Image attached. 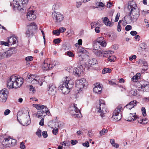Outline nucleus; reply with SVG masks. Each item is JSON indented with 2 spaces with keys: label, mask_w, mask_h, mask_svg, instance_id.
I'll return each instance as SVG.
<instances>
[{
  "label": "nucleus",
  "mask_w": 149,
  "mask_h": 149,
  "mask_svg": "<svg viewBox=\"0 0 149 149\" xmlns=\"http://www.w3.org/2000/svg\"><path fill=\"white\" fill-rule=\"evenodd\" d=\"M142 64L145 68L144 69H147L148 68L147 63L145 61H143L142 62Z\"/></svg>",
  "instance_id": "nucleus-56"
},
{
  "label": "nucleus",
  "mask_w": 149,
  "mask_h": 149,
  "mask_svg": "<svg viewBox=\"0 0 149 149\" xmlns=\"http://www.w3.org/2000/svg\"><path fill=\"white\" fill-rule=\"evenodd\" d=\"M10 136L8 137L4 138L2 142V144L7 147V146H8V141L9 139Z\"/></svg>",
  "instance_id": "nucleus-30"
},
{
  "label": "nucleus",
  "mask_w": 149,
  "mask_h": 149,
  "mask_svg": "<svg viewBox=\"0 0 149 149\" xmlns=\"http://www.w3.org/2000/svg\"><path fill=\"white\" fill-rule=\"evenodd\" d=\"M108 132L107 129H104L103 130H102V131H100V136H102L104 135L105 134L107 133Z\"/></svg>",
  "instance_id": "nucleus-34"
},
{
  "label": "nucleus",
  "mask_w": 149,
  "mask_h": 149,
  "mask_svg": "<svg viewBox=\"0 0 149 149\" xmlns=\"http://www.w3.org/2000/svg\"><path fill=\"white\" fill-rule=\"evenodd\" d=\"M82 145L86 147H88L89 146V143L88 141H86L85 143H83Z\"/></svg>",
  "instance_id": "nucleus-58"
},
{
  "label": "nucleus",
  "mask_w": 149,
  "mask_h": 149,
  "mask_svg": "<svg viewBox=\"0 0 149 149\" xmlns=\"http://www.w3.org/2000/svg\"><path fill=\"white\" fill-rule=\"evenodd\" d=\"M141 111L143 115L144 116H145L146 115V111L145 107H142L141 108Z\"/></svg>",
  "instance_id": "nucleus-36"
},
{
  "label": "nucleus",
  "mask_w": 149,
  "mask_h": 149,
  "mask_svg": "<svg viewBox=\"0 0 149 149\" xmlns=\"http://www.w3.org/2000/svg\"><path fill=\"white\" fill-rule=\"evenodd\" d=\"M24 117V118H23L22 119V121H20L18 119L17 120L19 122V123L23 126H26L28 125H29L31 123V120H28V119H27V116L26 115H23Z\"/></svg>",
  "instance_id": "nucleus-18"
},
{
  "label": "nucleus",
  "mask_w": 149,
  "mask_h": 149,
  "mask_svg": "<svg viewBox=\"0 0 149 149\" xmlns=\"http://www.w3.org/2000/svg\"><path fill=\"white\" fill-rule=\"evenodd\" d=\"M122 109V107L121 105H118L114 111L112 118L114 121H117L121 118L122 115L120 113Z\"/></svg>",
  "instance_id": "nucleus-8"
},
{
  "label": "nucleus",
  "mask_w": 149,
  "mask_h": 149,
  "mask_svg": "<svg viewBox=\"0 0 149 149\" xmlns=\"http://www.w3.org/2000/svg\"><path fill=\"white\" fill-rule=\"evenodd\" d=\"M11 137L10 136L9 139L8 140V146H7V147H12V144H11Z\"/></svg>",
  "instance_id": "nucleus-52"
},
{
  "label": "nucleus",
  "mask_w": 149,
  "mask_h": 149,
  "mask_svg": "<svg viewBox=\"0 0 149 149\" xmlns=\"http://www.w3.org/2000/svg\"><path fill=\"white\" fill-rule=\"evenodd\" d=\"M34 10H32L30 8H29V11L27 13L26 16L28 20H34L36 18L35 13H34Z\"/></svg>",
  "instance_id": "nucleus-16"
},
{
  "label": "nucleus",
  "mask_w": 149,
  "mask_h": 149,
  "mask_svg": "<svg viewBox=\"0 0 149 149\" xmlns=\"http://www.w3.org/2000/svg\"><path fill=\"white\" fill-rule=\"evenodd\" d=\"M8 92L6 88H4L0 91V102H5L8 97Z\"/></svg>",
  "instance_id": "nucleus-12"
},
{
  "label": "nucleus",
  "mask_w": 149,
  "mask_h": 149,
  "mask_svg": "<svg viewBox=\"0 0 149 149\" xmlns=\"http://www.w3.org/2000/svg\"><path fill=\"white\" fill-rule=\"evenodd\" d=\"M53 33L55 35H59L60 33V32L59 30H55L53 31Z\"/></svg>",
  "instance_id": "nucleus-50"
},
{
  "label": "nucleus",
  "mask_w": 149,
  "mask_h": 149,
  "mask_svg": "<svg viewBox=\"0 0 149 149\" xmlns=\"http://www.w3.org/2000/svg\"><path fill=\"white\" fill-rule=\"evenodd\" d=\"M36 134L40 138L41 136V130L40 129H38V131L36 132Z\"/></svg>",
  "instance_id": "nucleus-43"
},
{
  "label": "nucleus",
  "mask_w": 149,
  "mask_h": 149,
  "mask_svg": "<svg viewBox=\"0 0 149 149\" xmlns=\"http://www.w3.org/2000/svg\"><path fill=\"white\" fill-rule=\"evenodd\" d=\"M100 22L98 20L97 22H91V29H93V28L96 27L97 25H98V22Z\"/></svg>",
  "instance_id": "nucleus-33"
},
{
  "label": "nucleus",
  "mask_w": 149,
  "mask_h": 149,
  "mask_svg": "<svg viewBox=\"0 0 149 149\" xmlns=\"http://www.w3.org/2000/svg\"><path fill=\"white\" fill-rule=\"evenodd\" d=\"M109 84L111 85H114L116 84V82L115 80L109 81Z\"/></svg>",
  "instance_id": "nucleus-46"
},
{
  "label": "nucleus",
  "mask_w": 149,
  "mask_h": 149,
  "mask_svg": "<svg viewBox=\"0 0 149 149\" xmlns=\"http://www.w3.org/2000/svg\"><path fill=\"white\" fill-rule=\"evenodd\" d=\"M120 16V13H118L116 16L114 21L116 22H118Z\"/></svg>",
  "instance_id": "nucleus-51"
},
{
  "label": "nucleus",
  "mask_w": 149,
  "mask_h": 149,
  "mask_svg": "<svg viewBox=\"0 0 149 149\" xmlns=\"http://www.w3.org/2000/svg\"><path fill=\"white\" fill-rule=\"evenodd\" d=\"M25 59L27 61H31L33 59V57L31 56H28L25 58Z\"/></svg>",
  "instance_id": "nucleus-44"
},
{
  "label": "nucleus",
  "mask_w": 149,
  "mask_h": 149,
  "mask_svg": "<svg viewBox=\"0 0 149 149\" xmlns=\"http://www.w3.org/2000/svg\"><path fill=\"white\" fill-rule=\"evenodd\" d=\"M74 68L72 67H68L66 70L70 73H72Z\"/></svg>",
  "instance_id": "nucleus-38"
},
{
  "label": "nucleus",
  "mask_w": 149,
  "mask_h": 149,
  "mask_svg": "<svg viewBox=\"0 0 149 149\" xmlns=\"http://www.w3.org/2000/svg\"><path fill=\"white\" fill-rule=\"evenodd\" d=\"M10 111L9 109H6L4 112V114L5 115H8L10 112Z\"/></svg>",
  "instance_id": "nucleus-62"
},
{
  "label": "nucleus",
  "mask_w": 149,
  "mask_h": 149,
  "mask_svg": "<svg viewBox=\"0 0 149 149\" xmlns=\"http://www.w3.org/2000/svg\"><path fill=\"white\" fill-rule=\"evenodd\" d=\"M52 132L53 134L56 135L58 133V129L56 127H55L53 129Z\"/></svg>",
  "instance_id": "nucleus-40"
},
{
  "label": "nucleus",
  "mask_w": 149,
  "mask_h": 149,
  "mask_svg": "<svg viewBox=\"0 0 149 149\" xmlns=\"http://www.w3.org/2000/svg\"><path fill=\"white\" fill-rule=\"evenodd\" d=\"M44 109L45 113H46L47 115H48V114L50 113V112L49 111L48 109L46 106H45V108Z\"/></svg>",
  "instance_id": "nucleus-41"
},
{
  "label": "nucleus",
  "mask_w": 149,
  "mask_h": 149,
  "mask_svg": "<svg viewBox=\"0 0 149 149\" xmlns=\"http://www.w3.org/2000/svg\"><path fill=\"white\" fill-rule=\"evenodd\" d=\"M111 72V70L109 68H104L102 72L103 74H105L106 73H110Z\"/></svg>",
  "instance_id": "nucleus-31"
},
{
  "label": "nucleus",
  "mask_w": 149,
  "mask_h": 149,
  "mask_svg": "<svg viewBox=\"0 0 149 149\" xmlns=\"http://www.w3.org/2000/svg\"><path fill=\"white\" fill-rule=\"evenodd\" d=\"M67 53V55L71 57H72L74 56V54L70 51H69L65 53V54Z\"/></svg>",
  "instance_id": "nucleus-39"
},
{
  "label": "nucleus",
  "mask_w": 149,
  "mask_h": 149,
  "mask_svg": "<svg viewBox=\"0 0 149 149\" xmlns=\"http://www.w3.org/2000/svg\"><path fill=\"white\" fill-rule=\"evenodd\" d=\"M23 83L22 78H18L14 75H13L7 80V87L8 88H17L21 86Z\"/></svg>",
  "instance_id": "nucleus-3"
},
{
  "label": "nucleus",
  "mask_w": 149,
  "mask_h": 149,
  "mask_svg": "<svg viewBox=\"0 0 149 149\" xmlns=\"http://www.w3.org/2000/svg\"><path fill=\"white\" fill-rule=\"evenodd\" d=\"M98 6L99 7H101L102 8H104V6L105 5L102 2H100L99 3L98 5Z\"/></svg>",
  "instance_id": "nucleus-57"
},
{
  "label": "nucleus",
  "mask_w": 149,
  "mask_h": 149,
  "mask_svg": "<svg viewBox=\"0 0 149 149\" xmlns=\"http://www.w3.org/2000/svg\"><path fill=\"white\" fill-rule=\"evenodd\" d=\"M57 89L54 84H51L49 85L48 91L49 94L54 95L56 93Z\"/></svg>",
  "instance_id": "nucleus-19"
},
{
  "label": "nucleus",
  "mask_w": 149,
  "mask_h": 149,
  "mask_svg": "<svg viewBox=\"0 0 149 149\" xmlns=\"http://www.w3.org/2000/svg\"><path fill=\"white\" fill-rule=\"evenodd\" d=\"M74 81L68 77H66L64 80L58 87L59 90H61L64 94H67L70 92V90L73 87Z\"/></svg>",
  "instance_id": "nucleus-2"
},
{
  "label": "nucleus",
  "mask_w": 149,
  "mask_h": 149,
  "mask_svg": "<svg viewBox=\"0 0 149 149\" xmlns=\"http://www.w3.org/2000/svg\"><path fill=\"white\" fill-rule=\"evenodd\" d=\"M20 147L21 149H25V146L24 143L23 142H21L20 144Z\"/></svg>",
  "instance_id": "nucleus-42"
},
{
  "label": "nucleus",
  "mask_w": 149,
  "mask_h": 149,
  "mask_svg": "<svg viewBox=\"0 0 149 149\" xmlns=\"http://www.w3.org/2000/svg\"><path fill=\"white\" fill-rule=\"evenodd\" d=\"M136 58V56L135 55H133L132 56L129 58V59L130 61H132L133 59H135Z\"/></svg>",
  "instance_id": "nucleus-64"
},
{
  "label": "nucleus",
  "mask_w": 149,
  "mask_h": 149,
  "mask_svg": "<svg viewBox=\"0 0 149 149\" xmlns=\"http://www.w3.org/2000/svg\"><path fill=\"white\" fill-rule=\"evenodd\" d=\"M136 114V113H134L133 114L130 113L129 115V116L128 117L127 120L131 122L134 121L136 120L137 118V117L135 116Z\"/></svg>",
  "instance_id": "nucleus-26"
},
{
  "label": "nucleus",
  "mask_w": 149,
  "mask_h": 149,
  "mask_svg": "<svg viewBox=\"0 0 149 149\" xmlns=\"http://www.w3.org/2000/svg\"><path fill=\"white\" fill-rule=\"evenodd\" d=\"M141 88L144 91H149V83L145 81L143 84H141Z\"/></svg>",
  "instance_id": "nucleus-23"
},
{
  "label": "nucleus",
  "mask_w": 149,
  "mask_h": 149,
  "mask_svg": "<svg viewBox=\"0 0 149 149\" xmlns=\"http://www.w3.org/2000/svg\"><path fill=\"white\" fill-rule=\"evenodd\" d=\"M30 90L32 91L33 93H34L36 91L34 87L33 86L31 85L30 86Z\"/></svg>",
  "instance_id": "nucleus-45"
},
{
  "label": "nucleus",
  "mask_w": 149,
  "mask_h": 149,
  "mask_svg": "<svg viewBox=\"0 0 149 149\" xmlns=\"http://www.w3.org/2000/svg\"><path fill=\"white\" fill-rule=\"evenodd\" d=\"M138 79L136 76L135 75L132 78V80L133 82H136L137 81Z\"/></svg>",
  "instance_id": "nucleus-53"
},
{
  "label": "nucleus",
  "mask_w": 149,
  "mask_h": 149,
  "mask_svg": "<svg viewBox=\"0 0 149 149\" xmlns=\"http://www.w3.org/2000/svg\"><path fill=\"white\" fill-rule=\"evenodd\" d=\"M61 42V40L59 38H56L55 39L53 40V42L55 44L59 43Z\"/></svg>",
  "instance_id": "nucleus-48"
},
{
  "label": "nucleus",
  "mask_w": 149,
  "mask_h": 149,
  "mask_svg": "<svg viewBox=\"0 0 149 149\" xmlns=\"http://www.w3.org/2000/svg\"><path fill=\"white\" fill-rule=\"evenodd\" d=\"M79 52H81L80 51ZM86 52V50L83 49V50H81V52L82 53L79 56L78 59L79 62L78 63V64L79 63V65H80V64H79L80 63H81V65H82L81 62L85 60L86 58L88 57V55H86L85 54Z\"/></svg>",
  "instance_id": "nucleus-13"
},
{
  "label": "nucleus",
  "mask_w": 149,
  "mask_h": 149,
  "mask_svg": "<svg viewBox=\"0 0 149 149\" xmlns=\"http://www.w3.org/2000/svg\"><path fill=\"white\" fill-rule=\"evenodd\" d=\"M25 34L28 38H31L34 35V32L37 28V26L34 22L30 23L27 26Z\"/></svg>",
  "instance_id": "nucleus-4"
},
{
  "label": "nucleus",
  "mask_w": 149,
  "mask_h": 149,
  "mask_svg": "<svg viewBox=\"0 0 149 149\" xmlns=\"http://www.w3.org/2000/svg\"><path fill=\"white\" fill-rule=\"evenodd\" d=\"M37 76H35V75L33 74H28L27 77L26 79V81L30 82L31 81L37 78V77H38Z\"/></svg>",
  "instance_id": "nucleus-25"
},
{
  "label": "nucleus",
  "mask_w": 149,
  "mask_h": 149,
  "mask_svg": "<svg viewBox=\"0 0 149 149\" xmlns=\"http://www.w3.org/2000/svg\"><path fill=\"white\" fill-rule=\"evenodd\" d=\"M95 86L93 88V91L95 93H101L102 89L100 85L98 83L94 84Z\"/></svg>",
  "instance_id": "nucleus-21"
},
{
  "label": "nucleus",
  "mask_w": 149,
  "mask_h": 149,
  "mask_svg": "<svg viewBox=\"0 0 149 149\" xmlns=\"http://www.w3.org/2000/svg\"><path fill=\"white\" fill-rule=\"evenodd\" d=\"M52 16L56 22L59 23L62 21L64 19V16L59 12H54L52 14Z\"/></svg>",
  "instance_id": "nucleus-11"
},
{
  "label": "nucleus",
  "mask_w": 149,
  "mask_h": 149,
  "mask_svg": "<svg viewBox=\"0 0 149 149\" xmlns=\"http://www.w3.org/2000/svg\"><path fill=\"white\" fill-rule=\"evenodd\" d=\"M109 52L108 51H103L102 56L107 57L108 56H109Z\"/></svg>",
  "instance_id": "nucleus-35"
},
{
  "label": "nucleus",
  "mask_w": 149,
  "mask_h": 149,
  "mask_svg": "<svg viewBox=\"0 0 149 149\" xmlns=\"http://www.w3.org/2000/svg\"><path fill=\"white\" fill-rule=\"evenodd\" d=\"M130 34L132 36L136 35L137 34V32L136 31H133L130 32Z\"/></svg>",
  "instance_id": "nucleus-63"
},
{
  "label": "nucleus",
  "mask_w": 149,
  "mask_h": 149,
  "mask_svg": "<svg viewBox=\"0 0 149 149\" xmlns=\"http://www.w3.org/2000/svg\"><path fill=\"white\" fill-rule=\"evenodd\" d=\"M137 102L136 100H134L126 105V107L128 109L130 110L132 108L134 107V106L136 105Z\"/></svg>",
  "instance_id": "nucleus-24"
},
{
  "label": "nucleus",
  "mask_w": 149,
  "mask_h": 149,
  "mask_svg": "<svg viewBox=\"0 0 149 149\" xmlns=\"http://www.w3.org/2000/svg\"><path fill=\"white\" fill-rule=\"evenodd\" d=\"M80 65L79 63L78 65V68H75L73 69L72 72L75 75H79L83 71V67L81 63H80Z\"/></svg>",
  "instance_id": "nucleus-14"
},
{
  "label": "nucleus",
  "mask_w": 149,
  "mask_h": 149,
  "mask_svg": "<svg viewBox=\"0 0 149 149\" xmlns=\"http://www.w3.org/2000/svg\"><path fill=\"white\" fill-rule=\"evenodd\" d=\"M56 64V63H54L52 64V63L48 64V63L46 62L45 61L43 63H42L41 65V67L44 70H51L52 69L54 66H55Z\"/></svg>",
  "instance_id": "nucleus-15"
},
{
  "label": "nucleus",
  "mask_w": 149,
  "mask_h": 149,
  "mask_svg": "<svg viewBox=\"0 0 149 149\" xmlns=\"http://www.w3.org/2000/svg\"><path fill=\"white\" fill-rule=\"evenodd\" d=\"M39 79V78L38 77H37V78L33 81H31V83L32 84H38L39 83V81L38 80Z\"/></svg>",
  "instance_id": "nucleus-32"
},
{
  "label": "nucleus",
  "mask_w": 149,
  "mask_h": 149,
  "mask_svg": "<svg viewBox=\"0 0 149 149\" xmlns=\"http://www.w3.org/2000/svg\"><path fill=\"white\" fill-rule=\"evenodd\" d=\"M77 143V141L76 140H72L71 141V143L72 145L76 144Z\"/></svg>",
  "instance_id": "nucleus-61"
},
{
  "label": "nucleus",
  "mask_w": 149,
  "mask_h": 149,
  "mask_svg": "<svg viewBox=\"0 0 149 149\" xmlns=\"http://www.w3.org/2000/svg\"><path fill=\"white\" fill-rule=\"evenodd\" d=\"M0 44L2 45H4L5 46H8L9 44L7 42L0 41Z\"/></svg>",
  "instance_id": "nucleus-47"
},
{
  "label": "nucleus",
  "mask_w": 149,
  "mask_h": 149,
  "mask_svg": "<svg viewBox=\"0 0 149 149\" xmlns=\"http://www.w3.org/2000/svg\"><path fill=\"white\" fill-rule=\"evenodd\" d=\"M99 104L96 106L97 111L100 113V115L102 118L104 116V115L107 112V109L106 107L105 103L102 100H100Z\"/></svg>",
  "instance_id": "nucleus-6"
},
{
  "label": "nucleus",
  "mask_w": 149,
  "mask_h": 149,
  "mask_svg": "<svg viewBox=\"0 0 149 149\" xmlns=\"http://www.w3.org/2000/svg\"><path fill=\"white\" fill-rule=\"evenodd\" d=\"M28 1V0H15L13 1V9L15 10L16 9L21 10L23 9L24 6H26Z\"/></svg>",
  "instance_id": "nucleus-5"
},
{
  "label": "nucleus",
  "mask_w": 149,
  "mask_h": 149,
  "mask_svg": "<svg viewBox=\"0 0 149 149\" xmlns=\"http://www.w3.org/2000/svg\"><path fill=\"white\" fill-rule=\"evenodd\" d=\"M127 9L129 13L127 15L124 17V18L128 16L130 17V19L132 21H136L139 17V10L136 4L133 1L130 2V4L127 7Z\"/></svg>",
  "instance_id": "nucleus-1"
},
{
  "label": "nucleus",
  "mask_w": 149,
  "mask_h": 149,
  "mask_svg": "<svg viewBox=\"0 0 149 149\" xmlns=\"http://www.w3.org/2000/svg\"><path fill=\"white\" fill-rule=\"evenodd\" d=\"M97 61L95 58H93L92 59H90L88 61L87 63L86 64V66L85 68L86 69L88 70L89 69H92L91 67L96 64L97 63Z\"/></svg>",
  "instance_id": "nucleus-17"
},
{
  "label": "nucleus",
  "mask_w": 149,
  "mask_h": 149,
  "mask_svg": "<svg viewBox=\"0 0 149 149\" xmlns=\"http://www.w3.org/2000/svg\"><path fill=\"white\" fill-rule=\"evenodd\" d=\"M59 30L60 33L61 32L63 33L66 30V29L64 27H61L59 29Z\"/></svg>",
  "instance_id": "nucleus-59"
},
{
  "label": "nucleus",
  "mask_w": 149,
  "mask_h": 149,
  "mask_svg": "<svg viewBox=\"0 0 149 149\" xmlns=\"http://www.w3.org/2000/svg\"><path fill=\"white\" fill-rule=\"evenodd\" d=\"M8 41L9 45H12L16 44L18 42L17 38L16 37L12 36L8 38Z\"/></svg>",
  "instance_id": "nucleus-22"
},
{
  "label": "nucleus",
  "mask_w": 149,
  "mask_h": 149,
  "mask_svg": "<svg viewBox=\"0 0 149 149\" xmlns=\"http://www.w3.org/2000/svg\"><path fill=\"white\" fill-rule=\"evenodd\" d=\"M139 50L140 51H143L146 49V44L144 43H141L139 45Z\"/></svg>",
  "instance_id": "nucleus-29"
},
{
  "label": "nucleus",
  "mask_w": 149,
  "mask_h": 149,
  "mask_svg": "<svg viewBox=\"0 0 149 149\" xmlns=\"http://www.w3.org/2000/svg\"><path fill=\"white\" fill-rule=\"evenodd\" d=\"M93 51L97 56L99 57L102 56L103 51L101 52L99 49H93Z\"/></svg>",
  "instance_id": "nucleus-28"
},
{
  "label": "nucleus",
  "mask_w": 149,
  "mask_h": 149,
  "mask_svg": "<svg viewBox=\"0 0 149 149\" xmlns=\"http://www.w3.org/2000/svg\"><path fill=\"white\" fill-rule=\"evenodd\" d=\"M42 135L44 138H46L47 137V132L46 131H44L42 133Z\"/></svg>",
  "instance_id": "nucleus-55"
},
{
  "label": "nucleus",
  "mask_w": 149,
  "mask_h": 149,
  "mask_svg": "<svg viewBox=\"0 0 149 149\" xmlns=\"http://www.w3.org/2000/svg\"><path fill=\"white\" fill-rule=\"evenodd\" d=\"M76 104H72L70 107V113L74 118H79L81 114L79 109L77 108Z\"/></svg>",
  "instance_id": "nucleus-10"
},
{
  "label": "nucleus",
  "mask_w": 149,
  "mask_h": 149,
  "mask_svg": "<svg viewBox=\"0 0 149 149\" xmlns=\"http://www.w3.org/2000/svg\"><path fill=\"white\" fill-rule=\"evenodd\" d=\"M103 21L104 24L107 26H112L113 25V24L111 23V22L109 21V19L107 17L104 18Z\"/></svg>",
  "instance_id": "nucleus-27"
},
{
  "label": "nucleus",
  "mask_w": 149,
  "mask_h": 149,
  "mask_svg": "<svg viewBox=\"0 0 149 149\" xmlns=\"http://www.w3.org/2000/svg\"><path fill=\"white\" fill-rule=\"evenodd\" d=\"M87 83L86 79L82 78L76 81V86L78 88V93L81 92L83 89H85L86 88Z\"/></svg>",
  "instance_id": "nucleus-9"
},
{
  "label": "nucleus",
  "mask_w": 149,
  "mask_h": 149,
  "mask_svg": "<svg viewBox=\"0 0 149 149\" xmlns=\"http://www.w3.org/2000/svg\"><path fill=\"white\" fill-rule=\"evenodd\" d=\"M138 122L141 124H145V122H143V121H146V120H144L143 119H141V118H138Z\"/></svg>",
  "instance_id": "nucleus-54"
},
{
  "label": "nucleus",
  "mask_w": 149,
  "mask_h": 149,
  "mask_svg": "<svg viewBox=\"0 0 149 149\" xmlns=\"http://www.w3.org/2000/svg\"><path fill=\"white\" fill-rule=\"evenodd\" d=\"M106 43L103 37H100L95 41L94 44V49H102V47H105Z\"/></svg>",
  "instance_id": "nucleus-7"
},
{
  "label": "nucleus",
  "mask_w": 149,
  "mask_h": 149,
  "mask_svg": "<svg viewBox=\"0 0 149 149\" xmlns=\"http://www.w3.org/2000/svg\"><path fill=\"white\" fill-rule=\"evenodd\" d=\"M17 49L15 47H13L10 50V53H11V52H12L14 53H15L16 52Z\"/></svg>",
  "instance_id": "nucleus-60"
},
{
  "label": "nucleus",
  "mask_w": 149,
  "mask_h": 149,
  "mask_svg": "<svg viewBox=\"0 0 149 149\" xmlns=\"http://www.w3.org/2000/svg\"><path fill=\"white\" fill-rule=\"evenodd\" d=\"M17 143V140L11 138V144H12V146H14Z\"/></svg>",
  "instance_id": "nucleus-37"
},
{
  "label": "nucleus",
  "mask_w": 149,
  "mask_h": 149,
  "mask_svg": "<svg viewBox=\"0 0 149 149\" xmlns=\"http://www.w3.org/2000/svg\"><path fill=\"white\" fill-rule=\"evenodd\" d=\"M132 26L130 25H127L125 27V29L126 31H129L132 29Z\"/></svg>",
  "instance_id": "nucleus-49"
},
{
  "label": "nucleus",
  "mask_w": 149,
  "mask_h": 149,
  "mask_svg": "<svg viewBox=\"0 0 149 149\" xmlns=\"http://www.w3.org/2000/svg\"><path fill=\"white\" fill-rule=\"evenodd\" d=\"M12 53H10V50H8L3 53L0 52V59H3L10 57Z\"/></svg>",
  "instance_id": "nucleus-20"
}]
</instances>
